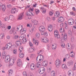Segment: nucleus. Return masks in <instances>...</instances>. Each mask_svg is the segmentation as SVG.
Masks as SVG:
<instances>
[{
	"label": "nucleus",
	"mask_w": 76,
	"mask_h": 76,
	"mask_svg": "<svg viewBox=\"0 0 76 76\" xmlns=\"http://www.w3.org/2000/svg\"><path fill=\"white\" fill-rule=\"evenodd\" d=\"M23 75L24 76H27V74L26 72H23Z\"/></svg>",
	"instance_id": "55"
},
{
	"label": "nucleus",
	"mask_w": 76,
	"mask_h": 76,
	"mask_svg": "<svg viewBox=\"0 0 76 76\" xmlns=\"http://www.w3.org/2000/svg\"><path fill=\"white\" fill-rule=\"evenodd\" d=\"M61 47L62 48H65L66 47V45H65V44L64 43H63L61 45Z\"/></svg>",
	"instance_id": "47"
},
{
	"label": "nucleus",
	"mask_w": 76,
	"mask_h": 76,
	"mask_svg": "<svg viewBox=\"0 0 76 76\" xmlns=\"http://www.w3.org/2000/svg\"><path fill=\"white\" fill-rule=\"evenodd\" d=\"M69 35H72V31H69L68 32Z\"/></svg>",
	"instance_id": "63"
},
{
	"label": "nucleus",
	"mask_w": 76,
	"mask_h": 76,
	"mask_svg": "<svg viewBox=\"0 0 76 76\" xmlns=\"http://www.w3.org/2000/svg\"><path fill=\"white\" fill-rule=\"evenodd\" d=\"M53 13H53V12H51V11H50V12H49V16H52V15H53Z\"/></svg>",
	"instance_id": "39"
},
{
	"label": "nucleus",
	"mask_w": 76,
	"mask_h": 76,
	"mask_svg": "<svg viewBox=\"0 0 76 76\" xmlns=\"http://www.w3.org/2000/svg\"><path fill=\"white\" fill-rule=\"evenodd\" d=\"M60 26L61 27H63L64 26V23H61L60 24Z\"/></svg>",
	"instance_id": "56"
},
{
	"label": "nucleus",
	"mask_w": 76,
	"mask_h": 76,
	"mask_svg": "<svg viewBox=\"0 0 76 76\" xmlns=\"http://www.w3.org/2000/svg\"><path fill=\"white\" fill-rule=\"evenodd\" d=\"M41 40H42L43 42H45V43H48V42H49L48 39L47 38H42Z\"/></svg>",
	"instance_id": "8"
},
{
	"label": "nucleus",
	"mask_w": 76,
	"mask_h": 76,
	"mask_svg": "<svg viewBox=\"0 0 76 76\" xmlns=\"http://www.w3.org/2000/svg\"><path fill=\"white\" fill-rule=\"evenodd\" d=\"M51 75L52 76H55V72L53 71H52L51 73Z\"/></svg>",
	"instance_id": "36"
},
{
	"label": "nucleus",
	"mask_w": 76,
	"mask_h": 76,
	"mask_svg": "<svg viewBox=\"0 0 76 76\" xmlns=\"http://www.w3.org/2000/svg\"><path fill=\"white\" fill-rule=\"evenodd\" d=\"M58 20H60L61 21H62V22L64 21V18L63 17H60L58 18Z\"/></svg>",
	"instance_id": "30"
},
{
	"label": "nucleus",
	"mask_w": 76,
	"mask_h": 76,
	"mask_svg": "<svg viewBox=\"0 0 76 76\" xmlns=\"http://www.w3.org/2000/svg\"><path fill=\"white\" fill-rule=\"evenodd\" d=\"M70 15H73V16H75V13L73 12H70Z\"/></svg>",
	"instance_id": "57"
},
{
	"label": "nucleus",
	"mask_w": 76,
	"mask_h": 76,
	"mask_svg": "<svg viewBox=\"0 0 76 76\" xmlns=\"http://www.w3.org/2000/svg\"><path fill=\"white\" fill-rule=\"evenodd\" d=\"M20 38L21 37H20L19 38V39L20 40H21V39L22 40V42L23 44H25V43H26V42L27 41L26 40V38H24V39L22 38V39H20Z\"/></svg>",
	"instance_id": "18"
},
{
	"label": "nucleus",
	"mask_w": 76,
	"mask_h": 76,
	"mask_svg": "<svg viewBox=\"0 0 76 76\" xmlns=\"http://www.w3.org/2000/svg\"><path fill=\"white\" fill-rule=\"evenodd\" d=\"M34 22L32 21V23L34 25H36L38 24V21L36 20H34Z\"/></svg>",
	"instance_id": "25"
},
{
	"label": "nucleus",
	"mask_w": 76,
	"mask_h": 76,
	"mask_svg": "<svg viewBox=\"0 0 76 76\" xmlns=\"http://www.w3.org/2000/svg\"><path fill=\"white\" fill-rule=\"evenodd\" d=\"M10 60V58L9 57H6L5 59V63H8Z\"/></svg>",
	"instance_id": "21"
},
{
	"label": "nucleus",
	"mask_w": 76,
	"mask_h": 76,
	"mask_svg": "<svg viewBox=\"0 0 76 76\" xmlns=\"http://www.w3.org/2000/svg\"><path fill=\"white\" fill-rule=\"evenodd\" d=\"M13 36L14 37V38H15V39H18V38H19V36H16L15 34H14Z\"/></svg>",
	"instance_id": "41"
},
{
	"label": "nucleus",
	"mask_w": 76,
	"mask_h": 76,
	"mask_svg": "<svg viewBox=\"0 0 76 76\" xmlns=\"http://www.w3.org/2000/svg\"><path fill=\"white\" fill-rule=\"evenodd\" d=\"M40 9L41 10H42V12L43 13H45L46 12V9L44 8L43 7H41L40 8Z\"/></svg>",
	"instance_id": "13"
},
{
	"label": "nucleus",
	"mask_w": 76,
	"mask_h": 76,
	"mask_svg": "<svg viewBox=\"0 0 76 76\" xmlns=\"http://www.w3.org/2000/svg\"><path fill=\"white\" fill-rule=\"evenodd\" d=\"M0 37H1V39H3V38L4 37V35L2 34H1L0 35Z\"/></svg>",
	"instance_id": "54"
},
{
	"label": "nucleus",
	"mask_w": 76,
	"mask_h": 76,
	"mask_svg": "<svg viewBox=\"0 0 76 76\" xmlns=\"http://www.w3.org/2000/svg\"><path fill=\"white\" fill-rule=\"evenodd\" d=\"M73 64V62L72 61H70L67 63V65H68V66H71V65H72V64Z\"/></svg>",
	"instance_id": "26"
},
{
	"label": "nucleus",
	"mask_w": 76,
	"mask_h": 76,
	"mask_svg": "<svg viewBox=\"0 0 76 76\" xmlns=\"http://www.w3.org/2000/svg\"><path fill=\"white\" fill-rule=\"evenodd\" d=\"M11 29V26H8L7 27V29H9V30L10 29Z\"/></svg>",
	"instance_id": "64"
},
{
	"label": "nucleus",
	"mask_w": 76,
	"mask_h": 76,
	"mask_svg": "<svg viewBox=\"0 0 76 76\" xmlns=\"http://www.w3.org/2000/svg\"><path fill=\"white\" fill-rule=\"evenodd\" d=\"M59 31L60 32H61V33H63V34H65V31H64V28H63L62 29V28L60 29Z\"/></svg>",
	"instance_id": "24"
},
{
	"label": "nucleus",
	"mask_w": 76,
	"mask_h": 76,
	"mask_svg": "<svg viewBox=\"0 0 76 76\" xmlns=\"http://www.w3.org/2000/svg\"><path fill=\"white\" fill-rule=\"evenodd\" d=\"M2 11L3 12H5V10H6V6L5 5H3L2 7Z\"/></svg>",
	"instance_id": "31"
},
{
	"label": "nucleus",
	"mask_w": 76,
	"mask_h": 76,
	"mask_svg": "<svg viewBox=\"0 0 76 76\" xmlns=\"http://www.w3.org/2000/svg\"><path fill=\"white\" fill-rule=\"evenodd\" d=\"M64 25H65L66 29H67V28H68V27H67V24H66V23H65Z\"/></svg>",
	"instance_id": "60"
},
{
	"label": "nucleus",
	"mask_w": 76,
	"mask_h": 76,
	"mask_svg": "<svg viewBox=\"0 0 76 76\" xmlns=\"http://www.w3.org/2000/svg\"><path fill=\"white\" fill-rule=\"evenodd\" d=\"M31 15H32V16H34V15H33V14L32 13V12H29L27 14V16L31 17L30 18H31Z\"/></svg>",
	"instance_id": "28"
},
{
	"label": "nucleus",
	"mask_w": 76,
	"mask_h": 76,
	"mask_svg": "<svg viewBox=\"0 0 76 76\" xmlns=\"http://www.w3.org/2000/svg\"><path fill=\"white\" fill-rule=\"evenodd\" d=\"M66 47L68 49H69V48H69L70 47V46L69 45V43L67 44L66 45Z\"/></svg>",
	"instance_id": "58"
},
{
	"label": "nucleus",
	"mask_w": 76,
	"mask_h": 76,
	"mask_svg": "<svg viewBox=\"0 0 76 76\" xmlns=\"http://www.w3.org/2000/svg\"><path fill=\"white\" fill-rule=\"evenodd\" d=\"M69 25H73L74 24V20L73 18H71L68 20Z\"/></svg>",
	"instance_id": "4"
},
{
	"label": "nucleus",
	"mask_w": 76,
	"mask_h": 76,
	"mask_svg": "<svg viewBox=\"0 0 76 76\" xmlns=\"http://www.w3.org/2000/svg\"><path fill=\"white\" fill-rule=\"evenodd\" d=\"M6 49L7 50H9L10 48L8 44L6 45Z\"/></svg>",
	"instance_id": "37"
},
{
	"label": "nucleus",
	"mask_w": 76,
	"mask_h": 76,
	"mask_svg": "<svg viewBox=\"0 0 76 76\" xmlns=\"http://www.w3.org/2000/svg\"><path fill=\"white\" fill-rule=\"evenodd\" d=\"M0 28H5V27H4V25L3 24H1H1H0Z\"/></svg>",
	"instance_id": "45"
},
{
	"label": "nucleus",
	"mask_w": 76,
	"mask_h": 76,
	"mask_svg": "<svg viewBox=\"0 0 76 76\" xmlns=\"http://www.w3.org/2000/svg\"><path fill=\"white\" fill-rule=\"evenodd\" d=\"M7 7L9 8H11L12 7V6L10 4H8L7 5Z\"/></svg>",
	"instance_id": "52"
},
{
	"label": "nucleus",
	"mask_w": 76,
	"mask_h": 76,
	"mask_svg": "<svg viewBox=\"0 0 76 76\" xmlns=\"http://www.w3.org/2000/svg\"><path fill=\"white\" fill-rule=\"evenodd\" d=\"M39 30L41 33V35H44V36L47 37L48 35L47 32H45V27L43 26H41L39 27Z\"/></svg>",
	"instance_id": "1"
},
{
	"label": "nucleus",
	"mask_w": 76,
	"mask_h": 76,
	"mask_svg": "<svg viewBox=\"0 0 76 76\" xmlns=\"http://www.w3.org/2000/svg\"><path fill=\"white\" fill-rule=\"evenodd\" d=\"M36 38H39L40 37V34L39 33H36L35 34Z\"/></svg>",
	"instance_id": "27"
},
{
	"label": "nucleus",
	"mask_w": 76,
	"mask_h": 76,
	"mask_svg": "<svg viewBox=\"0 0 76 76\" xmlns=\"http://www.w3.org/2000/svg\"><path fill=\"white\" fill-rule=\"evenodd\" d=\"M35 12L37 14H38V13H39V10L37 9H36Z\"/></svg>",
	"instance_id": "44"
},
{
	"label": "nucleus",
	"mask_w": 76,
	"mask_h": 76,
	"mask_svg": "<svg viewBox=\"0 0 76 76\" xmlns=\"http://www.w3.org/2000/svg\"><path fill=\"white\" fill-rule=\"evenodd\" d=\"M34 50L35 48H31L30 49H29L28 50V53H32V51H31V50L34 51Z\"/></svg>",
	"instance_id": "32"
},
{
	"label": "nucleus",
	"mask_w": 76,
	"mask_h": 76,
	"mask_svg": "<svg viewBox=\"0 0 76 76\" xmlns=\"http://www.w3.org/2000/svg\"><path fill=\"white\" fill-rule=\"evenodd\" d=\"M40 57L39 58V61H42L44 60V56L42 55H40Z\"/></svg>",
	"instance_id": "16"
},
{
	"label": "nucleus",
	"mask_w": 76,
	"mask_h": 76,
	"mask_svg": "<svg viewBox=\"0 0 76 76\" xmlns=\"http://www.w3.org/2000/svg\"><path fill=\"white\" fill-rule=\"evenodd\" d=\"M60 15V13L59 11H56L55 13L54 17L56 18H58Z\"/></svg>",
	"instance_id": "7"
},
{
	"label": "nucleus",
	"mask_w": 76,
	"mask_h": 76,
	"mask_svg": "<svg viewBox=\"0 0 76 76\" xmlns=\"http://www.w3.org/2000/svg\"><path fill=\"white\" fill-rule=\"evenodd\" d=\"M30 69L31 70H34L35 69V64H32L30 65Z\"/></svg>",
	"instance_id": "12"
},
{
	"label": "nucleus",
	"mask_w": 76,
	"mask_h": 76,
	"mask_svg": "<svg viewBox=\"0 0 76 76\" xmlns=\"http://www.w3.org/2000/svg\"><path fill=\"white\" fill-rule=\"evenodd\" d=\"M76 63H75L74 66L72 68L73 70H76Z\"/></svg>",
	"instance_id": "46"
},
{
	"label": "nucleus",
	"mask_w": 76,
	"mask_h": 76,
	"mask_svg": "<svg viewBox=\"0 0 76 76\" xmlns=\"http://www.w3.org/2000/svg\"><path fill=\"white\" fill-rule=\"evenodd\" d=\"M8 46L10 48H12V43H9L8 44Z\"/></svg>",
	"instance_id": "48"
},
{
	"label": "nucleus",
	"mask_w": 76,
	"mask_h": 76,
	"mask_svg": "<svg viewBox=\"0 0 76 76\" xmlns=\"http://www.w3.org/2000/svg\"><path fill=\"white\" fill-rule=\"evenodd\" d=\"M62 68L63 69H64L65 70H66L67 69V66L65 64H63V65H62Z\"/></svg>",
	"instance_id": "29"
},
{
	"label": "nucleus",
	"mask_w": 76,
	"mask_h": 76,
	"mask_svg": "<svg viewBox=\"0 0 76 76\" xmlns=\"http://www.w3.org/2000/svg\"><path fill=\"white\" fill-rule=\"evenodd\" d=\"M44 50H41L40 51H39L38 52V54H39L40 53H42V52H43Z\"/></svg>",
	"instance_id": "51"
},
{
	"label": "nucleus",
	"mask_w": 76,
	"mask_h": 76,
	"mask_svg": "<svg viewBox=\"0 0 76 76\" xmlns=\"http://www.w3.org/2000/svg\"><path fill=\"white\" fill-rule=\"evenodd\" d=\"M61 61L59 59H57L55 62V65L56 66L57 68H59L61 64Z\"/></svg>",
	"instance_id": "2"
},
{
	"label": "nucleus",
	"mask_w": 76,
	"mask_h": 76,
	"mask_svg": "<svg viewBox=\"0 0 76 76\" xmlns=\"http://www.w3.org/2000/svg\"><path fill=\"white\" fill-rule=\"evenodd\" d=\"M23 13L20 14L18 16L19 20H22L23 19Z\"/></svg>",
	"instance_id": "14"
},
{
	"label": "nucleus",
	"mask_w": 76,
	"mask_h": 76,
	"mask_svg": "<svg viewBox=\"0 0 76 76\" xmlns=\"http://www.w3.org/2000/svg\"><path fill=\"white\" fill-rule=\"evenodd\" d=\"M54 34L56 38L57 39H59L60 36L58 34V32L57 30H55L54 32Z\"/></svg>",
	"instance_id": "3"
},
{
	"label": "nucleus",
	"mask_w": 76,
	"mask_h": 76,
	"mask_svg": "<svg viewBox=\"0 0 76 76\" xmlns=\"http://www.w3.org/2000/svg\"><path fill=\"white\" fill-rule=\"evenodd\" d=\"M47 19L49 21L50 20V18L49 17H48L47 18Z\"/></svg>",
	"instance_id": "62"
},
{
	"label": "nucleus",
	"mask_w": 76,
	"mask_h": 76,
	"mask_svg": "<svg viewBox=\"0 0 76 76\" xmlns=\"http://www.w3.org/2000/svg\"><path fill=\"white\" fill-rule=\"evenodd\" d=\"M17 46H20L22 44L20 41H16L15 42Z\"/></svg>",
	"instance_id": "20"
},
{
	"label": "nucleus",
	"mask_w": 76,
	"mask_h": 76,
	"mask_svg": "<svg viewBox=\"0 0 76 76\" xmlns=\"http://www.w3.org/2000/svg\"><path fill=\"white\" fill-rule=\"evenodd\" d=\"M22 64V61L19 58L18 59L17 61V65L18 66L20 67V66Z\"/></svg>",
	"instance_id": "9"
},
{
	"label": "nucleus",
	"mask_w": 76,
	"mask_h": 76,
	"mask_svg": "<svg viewBox=\"0 0 76 76\" xmlns=\"http://www.w3.org/2000/svg\"><path fill=\"white\" fill-rule=\"evenodd\" d=\"M20 34H21V35H23V34H25L26 33V30H25V29H22L21 28V30L20 31Z\"/></svg>",
	"instance_id": "10"
},
{
	"label": "nucleus",
	"mask_w": 76,
	"mask_h": 76,
	"mask_svg": "<svg viewBox=\"0 0 76 76\" xmlns=\"http://www.w3.org/2000/svg\"><path fill=\"white\" fill-rule=\"evenodd\" d=\"M70 40L72 42H74V41H75V38L73 37H72L70 39Z\"/></svg>",
	"instance_id": "33"
},
{
	"label": "nucleus",
	"mask_w": 76,
	"mask_h": 76,
	"mask_svg": "<svg viewBox=\"0 0 76 76\" xmlns=\"http://www.w3.org/2000/svg\"><path fill=\"white\" fill-rule=\"evenodd\" d=\"M34 40H35V39H34L33 40V42L34 44V43L36 45V46H37V45H38L39 42L38 41V40L35 41L34 42Z\"/></svg>",
	"instance_id": "22"
},
{
	"label": "nucleus",
	"mask_w": 76,
	"mask_h": 76,
	"mask_svg": "<svg viewBox=\"0 0 76 76\" xmlns=\"http://www.w3.org/2000/svg\"><path fill=\"white\" fill-rule=\"evenodd\" d=\"M67 34H65L64 36V39L65 41L67 40Z\"/></svg>",
	"instance_id": "34"
},
{
	"label": "nucleus",
	"mask_w": 76,
	"mask_h": 76,
	"mask_svg": "<svg viewBox=\"0 0 76 76\" xmlns=\"http://www.w3.org/2000/svg\"><path fill=\"white\" fill-rule=\"evenodd\" d=\"M19 50L20 51V52H22L23 50V47H20L19 48Z\"/></svg>",
	"instance_id": "49"
},
{
	"label": "nucleus",
	"mask_w": 76,
	"mask_h": 76,
	"mask_svg": "<svg viewBox=\"0 0 76 76\" xmlns=\"http://www.w3.org/2000/svg\"><path fill=\"white\" fill-rule=\"evenodd\" d=\"M12 18H13V15H11L10 16L9 19L10 20H12Z\"/></svg>",
	"instance_id": "59"
},
{
	"label": "nucleus",
	"mask_w": 76,
	"mask_h": 76,
	"mask_svg": "<svg viewBox=\"0 0 76 76\" xmlns=\"http://www.w3.org/2000/svg\"><path fill=\"white\" fill-rule=\"evenodd\" d=\"M44 72H45V68L44 67L41 68L39 70V73L40 75L43 74L44 73Z\"/></svg>",
	"instance_id": "5"
},
{
	"label": "nucleus",
	"mask_w": 76,
	"mask_h": 76,
	"mask_svg": "<svg viewBox=\"0 0 76 76\" xmlns=\"http://www.w3.org/2000/svg\"><path fill=\"white\" fill-rule=\"evenodd\" d=\"M68 75L69 76H74V74L71 71H69L68 72Z\"/></svg>",
	"instance_id": "17"
},
{
	"label": "nucleus",
	"mask_w": 76,
	"mask_h": 76,
	"mask_svg": "<svg viewBox=\"0 0 76 76\" xmlns=\"http://www.w3.org/2000/svg\"><path fill=\"white\" fill-rule=\"evenodd\" d=\"M48 31L50 32H51L53 30V27L52 25H49L48 27Z\"/></svg>",
	"instance_id": "6"
},
{
	"label": "nucleus",
	"mask_w": 76,
	"mask_h": 76,
	"mask_svg": "<svg viewBox=\"0 0 76 76\" xmlns=\"http://www.w3.org/2000/svg\"><path fill=\"white\" fill-rule=\"evenodd\" d=\"M65 57L66 59H69L70 58V56L69 55H66L65 56Z\"/></svg>",
	"instance_id": "42"
},
{
	"label": "nucleus",
	"mask_w": 76,
	"mask_h": 76,
	"mask_svg": "<svg viewBox=\"0 0 76 76\" xmlns=\"http://www.w3.org/2000/svg\"><path fill=\"white\" fill-rule=\"evenodd\" d=\"M19 57L21 58H22L24 57V54L23 53H22L19 56Z\"/></svg>",
	"instance_id": "38"
},
{
	"label": "nucleus",
	"mask_w": 76,
	"mask_h": 76,
	"mask_svg": "<svg viewBox=\"0 0 76 76\" xmlns=\"http://www.w3.org/2000/svg\"><path fill=\"white\" fill-rule=\"evenodd\" d=\"M56 48V47L54 45H53L52 46V48L53 50H55Z\"/></svg>",
	"instance_id": "50"
},
{
	"label": "nucleus",
	"mask_w": 76,
	"mask_h": 76,
	"mask_svg": "<svg viewBox=\"0 0 76 76\" xmlns=\"http://www.w3.org/2000/svg\"><path fill=\"white\" fill-rule=\"evenodd\" d=\"M13 70L12 69L9 70L8 71V74H9V76H11V75H12V73H13Z\"/></svg>",
	"instance_id": "23"
},
{
	"label": "nucleus",
	"mask_w": 76,
	"mask_h": 76,
	"mask_svg": "<svg viewBox=\"0 0 76 76\" xmlns=\"http://www.w3.org/2000/svg\"><path fill=\"white\" fill-rule=\"evenodd\" d=\"M14 63H15L14 59L9 60V63L10 66H12L13 64H14Z\"/></svg>",
	"instance_id": "11"
},
{
	"label": "nucleus",
	"mask_w": 76,
	"mask_h": 76,
	"mask_svg": "<svg viewBox=\"0 0 76 76\" xmlns=\"http://www.w3.org/2000/svg\"><path fill=\"white\" fill-rule=\"evenodd\" d=\"M43 6H44L45 7H49L48 5L46 4H43Z\"/></svg>",
	"instance_id": "61"
},
{
	"label": "nucleus",
	"mask_w": 76,
	"mask_h": 76,
	"mask_svg": "<svg viewBox=\"0 0 76 76\" xmlns=\"http://www.w3.org/2000/svg\"><path fill=\"white\" fill-rule=\"evenodd\" d=\"M47 64H48L47 61H45L42 62V64L43 66L45 67L47 66Z\"/></svg>",
	"instance_id": "15"
},
{
	"label": "nucleus",
	"mask_w": 76,
	"mask_h": 76,
	"mask_svg": "<svg viewBox=\"0 0 76 76\" xmlns=\"http://www.w3.org/2000/svg\"><path fill=\"white\" fill-rule=\"evenodd\" d=\"M29 43L30 47H32L33 46V44L31 42H29Z\"/></svg>",
	"instance_id": "53"
},
{
	"label": "nucleus",
	"mask_w": 76,
	"mask_h": 76,
	"mask_svg": "<svg viewBox=\"0 0 76 76\" xmlns=\"http://www.w3.org/2000/svg\"><path fill=\"white\" fill-rule=\"evenodd\" d=\"M9 17H5L4 18V20L5 21H9Z\"/></svg>",
	"instance_id": "40"
},
{
	"label": "nucleus",
	"mask_w": 76,
	"mask_h": 76,
	"mask_svg": "<svg viewBox=\"0 0 76 76\" xmlns=\"http://www.w3.org/2000/svg\"><path fill=\"white\" fill-rule=\"evenodd\" d=\"M7 53L5 51H4L2 52V55L3 56H4L5 57H6V55Z\"/></svg>",
	"instance_id": "35"
},
{
	"label": "nucleus",
	"mask_w": 76,
	"mask_h": 76,
	"mask_svg": "<svg viewBox=\"0 0 76 76\" xmlns=\"http://www.w3.org/2000/svg\"><path fill=\"white\" fill-rule=\"evenodd\" d=\"M13 53L14 54H16L17 53V50L15 49L13 50Z\"/></svg>",
	"instance_id": "43"
},
{
	"label": "nucleus",
	"mask_w": 76,
	"mask_h": 76,
	"mask_svg": "<svg viewBox=\"0 0 76 76\" xmlns=\"http://www.w3.org/2000/svg\"><path fill=\"white\" fill-rule=\"evenodd\" d=\"M16 8H13L12 9L11 12L12 14H15V12H16Z\"/></svg>",
	"instance_id": "19"
}]
</instances>
